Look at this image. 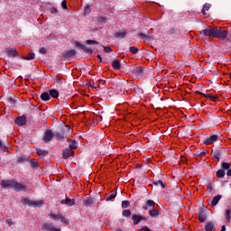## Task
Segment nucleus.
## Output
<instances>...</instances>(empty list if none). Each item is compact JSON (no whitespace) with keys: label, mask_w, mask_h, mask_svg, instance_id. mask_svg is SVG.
<instances>
[{"label":"nucleus","mask_w":231,"mask_h":231,"mask_svg":"<svg viewBox=\"0 0 231 231\" xmlns=\"http://www.w3.org/2000/svg\"><path fill=\"white\" fill-rule=\"evenodd\" d=\"M141 230H144V231H152V230H151L148 226H143L142 228H141Z\"/></svg>","instance_id":"6e6d98bb"},{"label":"nucleus","mask_w":231,"mask_h":231,"mask_svg":"<svg viewBox=\"0 0 231 231\" xmlns=\"http://www.w3.org/2000/svg\"><path fill=\"white\" fill-rule=\"evenodd\" d=\"M127 35V32L125 30H121L115 34L116 39H125V36Z\"/></svg>","instance_id":"aec40b11"},{"label":"nucleus","mask_w":231,"mask_h":231,"mask_svg":"<svg viewBox=\"0 0 231 231\" xmlns=\"http://www.w3.org/2000/svg\"><path fill=\"white\" fill-rule=\"evenodd\" d=\"M9 102H11V104H15L16 100L14 99V97H9Z\"/></svg>","instance_id":"13d9d810"},{"label":"nucleus","mask_w":231,"mask_h":231,"mask_svg":"<svg viewBox=\"0 0 231 231\" xmlns=\"http://www.w3.org/2000/svg\"><path fill=\"white\" fill-rule=\"evenodd\" d=\"M103 48H104V52H105V53H111V51H113V50L111 49V47L103 46Z\"/></svg>","instance_id":"49530a36"},{"label":"nucleus","mask_w":231,"mask_h":231,"mask_svg":"<svg viewBox=\"0 0 231 231\" xmlns=\"http://www.w3.org/2000/svg\"><path fill=\"white\" fill-rule=\"evenodd\" d=\"M218 139H219L218 135H216V134L210 135L208 138L205 139L204 145H210L215 142H217Z\"/></svg>","instance_id":"1a4fd4ad"},{"label":"nucleus","mask_w":231,"mask_h":231,"mask_svg":"<svg viewBox=\"0 0 231 231\" xmlns=\"http://www.w3.org/2000/svg\"><path fill=\"white\" fill-rule=\"evenodd\" d=\"M225 174L226 172H225V170L223 169H220L217 171V177H218L219 179L225 178Z\"/></svg>","instance_id":"473e14b6"},{"label":"nucleus","mask_w":231,"mask_h":231,"mask_svg":"<svg viewBox=\"0 0 231 231\" xmlns=\"http://www.w3.org/2000/svg\"><path fill=\"white\" fill-rule=\"evenodd\" d=\"M15 124L16 125H26V116L16 117Z\"/></svg>","instance_id":"dca6fc26"},{"label":"nucleus","mask_w":231,"mask_h":231,"mask_svg":"<svg viewBox=\"0 0 231 231\" xmlns=\"http://www.w3.org/2000/svg\"><path fill=\"white\" fill-rule=\"evenodd\" d=\"M133 73H134V75L139 79L143 77V67H135Z\"/></svg>","instance_id":"ddd939ff"},{"label":"nucleus","mask_w":231,"mask_h":231,"mask_svg":"<svg viewBox=\"0 0 231 231\" xmlns=\"http://www.w3.org/2000/svg\"><path fill=\"white\" fill-rule=\"evenodd\" d=\"M112 67L114 68V69L118 70V69H120V68H122V64L117 60H114L112 61Z\"/></svg>","instance_id":"b1692460"},{"label":"nucleus","mask_w":231,"mask_h":231,"mask_svg":"<svg viewBox=\"0 0 231 231\" xmlns=\"http://www.w3.org/2000/svg\"><path fill=\"white\" fill-rule=\"evenodd\" d=\"M153 185L155 187H162V189H165L167 187V183L163 182V180H155L153 181Z\"/></svg>","instance_id":"5701e85b"},{"label":"nucleus","mask_w":231,"mask_h":231,"mask_svg":"<svg viewBox=\"0 0 231 231\" xmlns=\"http://www.w3.org/2000/svg\"><path fill=\"white\" fill-rule=\"evenodd\" d=\"M144 41H151V36L145 34L144 35Z\"/></svg>","instance_id":"bf43d9fd"},{"label":"nucleus","mask_w":231,"mask_h":231,"mask_svg":"<svg viewBox=\"0 0 231 231\" xmlns=\"http://www.w3.org/2000/svg\"><path fill=\"white\" fill-rule=\"evenodd\" d=\"M215 160H219L221 158V152L219 150L216 151L213 154Z\"/></svg>","instance_id":"e433bc0d"},{"label":"nucleus","mask_w":231,"mask_h":231,"mask_svg":"<svg viewBox=\"0 0 231 231\" xmlns=\"http://www.w3.org/2000/svg\"><path fill=\"white\" fill-rule=\"evenodd\" d=\"M97 59H99V62H102V56L100 54L97 55Z\"/></svg>","instance_id":"e2e57ef3"},{"label":"nucleus","mask_w":231,"mask_h":231,"mask_svg":"<svg viewBox=\"0 0 231 231\" xmlns=\"http://www.w3.org/2000/svg\"><path fill=\"white\" fill-rule=\"evenodd\" d=\"M210 10V6L208 5H204L203 9H202V14L203 15H207L206 12H208Z\"/></svg>","instance_id":"f704fd0d"},{"label":"nucleus","mask_w":231,"mask_h":231,"mask_svg":"<svg viewBox=\"0 0 231 231\" xmlns=\"http://www.w3.org/2000/svg\"><path fill=\"white\" fill-rule=\"evenodd\" d=\"M49 217H51V219H54V221H60V223H68V219L64 218V216L61 214L51 213Z\"/></svg>","instance_id":"423d86ee"},{"label":"nucleus","mask_w":231,"mask_h":231,"mask_svg":"<svg viewBox=\"0 0 231 231\" xmlns=\"http://www.w3.org/2000/svg\"><path fill=\"white\" fill-rule=\"evenodd\" d=\"M39 51L42 55H46V53H48V51H46V48L44 47L41 48Z\"/></svg>","instance_id":"8fccbe9b"},{"label":"nucleus","mask_w":231,"mask_h":231,"mask_svg":"<svg viewBox=\"0 0 231 231\" xmlns=\"http://www.w3.org/2000/svg\"><path fill=\"white\" fill-rule=\"evenodd\" d=\"M221 169L222 171H228L231 169V164L230 162H222L221 163Z\"/></svg>","instance_id":"c85d7f7f"},{"label":"nucleus","mask_w":231,"mask_h":231,"mask_svg":"<svg viewBox=\"0 0 231 231\" xmlns=\"http://www.w3.org/2000/svg\"><path fill=\"white\" fill-rule=\"evenodd\" d=\"M6 225H8L9 226H12V225H14V222L12 221V219H6L5 220Z\"/></svg>","instance_id":"603ef678"},{"label":"nucleus","mask_w":231,"mask_h":231,"mask_svg":"<svg viewBox=\"0 0 231 231\" xmlns=\"http://www.w3.org/2000/svg\"><path fill=\"white\" fill-rule=\"evenodd\" d=\"M170 33H174V29H171V31H170Z\"/></svg>","instance_id":"0e129e2a"},{"label":"nucleus","mask_w":231,"mask_h":231,"mask_svg":"<svg viewBox=\"0 0 231 231\" xmlns=\"http://www.w3.org/2000/svg\"><path fill=\"white\" fill-rule=\"evenodd\" d=\"M42 230L43 231H61L60 228L55 227L51 223H44L42 225Z\"/></svg>","instance_id":"0eeeda50"},{"label":"nucleus","mask_w":231,"mask_h":231,"mask_svg":"<svg viewBox=\"0 0 231 231\" xmlns=\"http://www.w3.org/2000/svg\"><path fill=\"white\" fill-rule=\"evenodd\" d=\"M128 207H131V202L129 200H124L122 202V208H128Z\"/></svg>","instance_id":"c9c22d12"},{"label":"nucleus","mask_w":231,"mask_h":231,"mask_svg":"<svg viewBox=\"0 0 231 231\" xmlns=\"http://www.w3.org/2000/svg\"><path fill=\"white\" fill-rule=\"evenodd\" d=\"M67 142H70L69 145V149H70V151H73V149H77L79 147L77 144V141L75 140L71 141L70 139H67Z\"/></svg>","instance_id":"4be33fe9"},{"label":"nucleus","mask_w":231,"mask_h":231,"mask_svg":"<svg viewBox=\"0 0 231 231\" xmlns=\"http://www.w3.org/2000/svg\"><path fill=\"white\" fill-rule=\"evenodd\" d=\"M49 95L52 98H59V91L57 89H51V90H49Z\"/></svg>","instance_id":"393cba45"},{"label":"nucleus","mask_w":231,"mask_h":231,"mask_svg":"<svg viewBox=\"0 0 231 231\" xmlns=\"http://www.w3.org/2000/svg\"><path fill=\"white\" fill-rule=\"evenodd\" d=\"M132 219L134 221V225H138L140 221H147V217H142L141 215H133Z\"/></svg>","instance_id":"9b49d317"},{"label":"nucleus","mask_w":231,"mask_h":231,"mask_svg":"<svg viewBox=\"0 0 231 231\" xmlns=\"http://www.w3.org/2000/svg\"><path fill=\"white\" fill-rule=\"evenodd\" d=\"M23 60H33L35 59V53H30L25 57L22 58Z\"/></svg>","instance_id":"2f4dec72"},{"label":"nucleus","mask_w":231,"mask_h":231,"mask_svg":"<svg viewBox=\"0 0 231 231\" xmlns=\"http://www.w3.org/2000/svg\"><path fill=\"white\" fill-rule=\"evenodd\" d=\"M3 147V142L0 140V148Z\"/></svg>","instance_id":"69168bd1"},{"label":"nucleus","mask_w":231,"mask_h":231,"mask_svg":"<svg viewBox=\"0 0 231 231\" xmlns=\"http://www.w3.org/2000/svg\"><path fill=\"white\" fill-rule=\"evenodd\" d=\"M220 231H226V226H222L221 230Z\"/></svg>","instance_id":"680f3d73"},{"label":"nucleus","mask_w":231,"mask_h":231,"mask_svg":"<svg viewBox=\"0 0 231 231\" xmlns=\"http://www.w3.org/2000/svg\"><path fill=\"white\" fill-rule=\"evenodd\" d=\"M149 215L152 217H156V216H159L160 215V211H158V209H151L149 211Z\"/></svg>","instance_id":"7c9ffc66"},{"label":"nucleus","mask_w":231,"mask_h":231,"mask_svg":"<svg viewBox=\"0 0 231 231\" xmlns=\"http://www.w3.org/2000/svg\"><path fill=\"white\" fill-rule=\"evenodd\" d=\"M88 14H91V7L89 5H87L84 11L85 15H88Z\"/></svg>","instance_id":"a18cd8bd"},{"label":"nucleus","mask_w":231,"mask_h":231,"mask_svg":"<svg viewBox=\"0 0 231 231\" xmlns=\"http://www.w3.org/2000/svg\"><path fill=\"white\" fill-rule=\"evenodd\" d=\"M74 44L76 48H79V50H82L85 53L93 55V49L88 48L86 45L80 43V42H75Z\"/></svg>","instance_id":"39448f33"},{"label":"nucleus","mask_w":231,"mask_h":231,"mask_svg":"<svg viewBox=\"0 0 231 231\" xmlns=\"http://www.w3.org/2000/svg\"><path fill=\"white\" fill-rule=\"evenodd\" d=\"M29 163L32 169H39V163H37V161L35 159L30 160Z\"/></svg>","instance_id":"cd10ccee"},{"label":"nucleus","mask_w":231,"mask_h":231,"mask_svg":"<svg viewBox=\"0 0 231 231\" xmlns=\"http://www.w3.org/2000/svg\"><path fill=\"white\" fill-rule=\"evenodd\" d=\"M230 214H231V209H227V210L226 211V221H228V222H230V219H231Z\"/></svg>","instance_id":"a19ab883"},{"label":"nucleus","mask_w":231,"mask_h":231,"mask_svg":"<svg viewBox=\"0 0 231 231\" xmlns=\"http://www.w3.org/2000/svg\"><path fill=\"white\" fill-rule=\"evenodd\" d=\"M87 44H98V42L95 41V40H88L86 42Z\"/></svg>","instance_id":"09e8293b"},{"label":"nucleus","mask_w":231,"mask_h":231,"mask_svg":"<svg viewBox=\"0 0 231 231\" xmlns=\"http://www.w3.org/2000/svg\"><path fill=\"white\" fill-rule=\"evenodd\" d=\"M197 95H201L202 97H205L206 98H208L209 100H212V102H217V97L212 96L210 94H205L203 92L196 91Z\"/></svg>","instance_id":"f8f14e48"},{"label":"nucleus","mask_w":231,"mask_h":231,"mask_svg":"<svg viewBox=\"0 0 231 231\" xmlns=\"http://www.w3.org/2000/svg\"><path fill=\"white\" fill-rule=\"evenodd\" d=\"M51 97L48 92H43L41 94V99L43 100V102H48L50 100Z\"/></svg>","instance_id":"bb28decb"},{"label":"nucleus","mask_w":231,"mask_h":231,"mask_svg":"<svg viewBox=\"0 0 231 231\" xmlns=\"http://www.w3.org/2000/svg\"><path fill=\"white\" fill-rule=\"evenodd\" d=\"M206 154H207V152H201L200 153L198 154V156L201 158V156H205Z\"/></svg>","instance_id":"4d7b16f0"},{"label":"nucleus","mask_w":231,"mask_h":231,"mask_svg":"<svg viewBox=\"0 0 231 231\" xmlns=\"http://www.w3.org/2000/svg\"><path fill=\"white\" fill-rule=\"evenodd\" d=\"M71 133H73V129L68 125H64L60 129V131L55 132L54 136L56 140L62 142V140H65L66 136H68V134H71Z\"/></svg>","instance_id":"7ed1b4c3"},{"label":"nucleus","mask_w":231,"mask_h":231,"mask_svg":"<svg viewBox=\"0 0 231 231\" xmlns=\"http://www.w3.org/2000/svg\"><path fill=\"white\" fill-rule=\"evenodd\" d=\"M199 221H200V223L207 221V213H205L203 209L199 210Z\"/></svg>","instance_id":"a211bd4d"},{"label":"nucleus","mask_w":231,"mask_h":231,"mask_svg":"<svg viewBox=\"0 0 231 231\" xmlns=\"http://www.w3.org/2000/svg\"><path fill=\"white\" fill-rule=\"evenodd\" d=\"M53 136H55V134H53L51 130H46L43 135V142L45 143L51 142V140H53Z\"/></svg>","instance_id":"6e6552de"},{"label":"nucleus","mask_w":231,"mask_h":231,"mask_svg":"<svg viewBox=\"0 0 231 231\" xmlns=\"http://www.w3.org/2000/svg\"><path fill=\"white\" fill-rule=\"evenodd\" d=\"M214 223H212V222H208V223H207L206 224V226H205V230L206 231H213L214 230Z\"/></svg>","instance_id":"c756f323"},{"label":"nucleus","mask_w":231,"mask_h":231,"mask_svg":"<svg viewBox=\"0 0 231 231\" xmlns=\"http://www.w3.org/2000/svg\"><path fill=\"white\" fill-rule=\"evenodd\" d=\"M51 14H59V11L55 7L51 8Z\"/></svg>","instance_id":"3c124183"},{"label":"nucleus","mask_w":231,"mask_h":231,"mask_svg":"<svg viewBox=\"0 0 231 231\" xmlns=\"http://www.w3.org/2000/svg\"><path fill=\"white\" fill-rule=\"evenodd\" d=\"M116 231H122V229H117Z\"/></svg>","instance_id":"338daca9"},{"label":"nucleus","mask_w":231,"mask_h":231,"mask_svg":"<svg viewBox=\"0 0 231 231\" xmlns=\"http://www.w3.org/2000/svg\"><path fill=\"white\" fill-rule=\"evenodd\" d=\"M61 205H68L69 207H73L75 205V199H64L60 201Z\"/></svg>","instance_id":"6ab92c4d"},{"label":"nucleus","mask_w":231,"mask_h":231,"mask_svg":"<svg viewBox=\"0 0 231 231\" xmlns=\"http://www.w3.org/2000/svg\"><path fill=\"white\" fill-rule=\"evenodd\" d=\"M0 185L2 189H14L16 192H20V190L26 192V186L14 180H3L0 181Z\"/></svg>","instance_id":"f03ea898"},{"label":"nucleus","mask_w":231,"mask_h":231,"mask_svg":"<svg viewBox=\"0 0 231 231\" xmlns=\"http://www.w3.org/2000/svg\"><path fill=\"white\" fill-rule=\"evenodd\" d=\"M23 205L28 206V207H33L35 208H39V207H42V200H39V201H33V200H30L29 199L25 198L22 200Z\"/></svg>","instance_id":"20e7f679"},{"label":"nucleus","mask_w":231,"mask_h":231,"mask_svg":"<svg viewBox=\"0 0 231 231\" xmlns=\"http://www.w3.org/2000/svg\"><path fill=\"white\" fill-rule=\"evenodd\" d=\"M84 205L86 207H91V205H93V199H86L84 202Z\"/></svg>","instance_id":"ea45409f"},{"label":"nucleus","mask_w":231,"mask_h":231,"mask_svg":"<svg viewBox=\"0 0 231 231\" xmlns=\"http://www.w3.org/2000/svg\"><path fill=\"white\" fill-rule=\"evenodd\" d=\"M36 152L38 156H48L50 154L48 151L42 149H36Z\"/></svg>","instance_id":"a878e982"},{"label":"nucleus","mask_w":231,"mask_h":231,"mask_svg":"<svg viewBox=\"0 0 231 231\" xmlns=\"http://www.w3.org/2000/svg\"><path fill=\"white\" fill-rule=\"evenodd\" d=\"M156 207V202L152 199H148L146 205L143 207V210H149V208H154Z\"/></svg>","instance_id":"4468645a"},{"label":"nucleus","mask_w":231,"mask_h":231,"mask_svg":"<svg viewBox=\"0 0 231 231\" xmlns=\"http://www.w3.org/2000/svg\"><path fill=\"white\" fill-rule=\"evenodd\" d=\"M5 53L7 57H19V51L15 49H7Z\"/></svg>","instance_id":"2eb2a0df"},{"label":"nucleus","mask_w":231,"mask_h":231,"mask_svg":"<svg viewBox=\"0 0 231 231\" xmlns=\"http://www.w3.org/2000/svg\"><path fill=\"white\" fill-rule=\"evenodd\" d=\"M75 154V152L73 150L67 148L63 151V158L64 160H68V158L73 156Z\"/></svg>","instance_id":"f3484780"},{"label":"nucleus","mask_w":231,"mask_h":231,"mask_svg":"<svg viewBox=\"0 0 231 231\" xmlns=\"http://www.w3.org/2000/svg\"><path fill=\"white\" fill-rule=\"evenodd\" d=\"M200 35H204L205 37H213V39H220V41H225L226 37H228V31L223 30L220 27H210L208 29L200 31Z\"/></svg>","instance_id":"f257e3e1"},{"label":"nucleus","mask_w":231,"mask_h":231,"mask_svg":"<svg viewBox=\"0 0 231 231\" xmlns=\"http://www.w3.org/2000/svg\"><path fill=\"white\" fill-rule=\"evenodd\" d=\"M122 216H124V217H131V209L123 210Z\"/></svg>","instance_id":"72a5a7b5"},{"label":"nucleus","mask_w":231,"mask_h":231,"mask_svg":"<svg viewBox=\"0 0 231 231\" xmlns=\"http://www.w3.org/2000/svg\"><path fill=\"white\" fill-rule=\"evenodd\" d=\"M138 38H139V39H145V33L140 32V33L138 34Z\"/></svg>","instance_id":"864d4df0"},{"label":"nucleus","mask_w":231,"mask_h":231,"mask_svg":"<svg viewBox=\"0 0 231 231\" xmlns=\"http://www.w3.org/2000/svg\"><path fill=\"white\" fill-rule=\"evenodd\" d=\"M226 176H229V177L231 176V169L230 168L228 169V171L226 172Z\"/></svg>","instance_id":"052dcab7"},{"label":"nucleus","mask_w":231,"mask_h":231,"mask_svg":"<svg viewBox=\"0 0 231 231\" xmlns=\"http://www.w3.org/2000/svg\"><path fill=\"white\" fill-rule=\"evenodd\" d=\"M75 55H77V51L75 50L64 51L62 52V57H64V59H71L75 57Z\"/></svg>","instance_id":"9d476101"},{"label":"nucleus","mask_w":231,"mask_h":231,"mask_svg":"<svg viewBox=\"0 0 231 231\" xmlns=\"http://www.w3.org/2000/svg\"><path fill=\"white\" fill-rule=\"evenodd\" d=\"M223 198V196L221 195H217L215 196L212 200H211V207H216L217 205V203H219V201L221 200V199Z\"/></svg>","instance_id":"412c9836"},{"label":"nucleus","mask_w":231,"mask_h":231,"mask_svg":"<svg viewBox=\"0 0 231 231\" xmlns=\"http://www.w3.org/2000/svg\"><path fill=\"white\" fill-rule=\"evenodd\" d=\"M61 6H62L63 10H68V4H67L66 0L62 1Z\"/></svg>","instance_id":"de8ad7c7"},{"label":"nucleus","mask_w":231,"mask_h":231,"mask_svg":"<svg viewBox=\"0 0 231 231\" xmlns=\"http://www.w3.org/2000/svg\"><path fill=\"white\" fill-rule=\"evenodd\" d=\"M115 198H116V191H112L109 197L106 198V201H109V199H115Z\"/></svg>","instance_id":"58836bf2"},{"label":"nucleus","mask_w":231,"mask_h":231,"mask_svg":"<svg viewBox=\"0 0 231 231\" xmlns=\"http://www.w3.org/2000/svg\"><path fill=\"white\" fill-rule=\"evenodd\" d=\"M208 192H212L213 189H212V184H208Z\"/></svg>","instance_id":"5fc2aeb1"},{"label":"nucleus","mask_w":231,"mask_h":231,"mask_svg":"<svg viewBox=\"0 0 231 231\" xmlns=\"http://www.w3.org/2000/svg\"><path fill=\"white\" fill-rule=\"evenodd\" d=\"M18 163H24V162H28L27 158L24 156H20L17 159Z\"/></svg>","instance_id":"4c0bfd02"},{"label":"nucleus","mask_w":231,"mask_h":231,"mask_svg":"<svg viewBox=\"0 0 231 231\" xmlns=\"http://www.w3.org/2000/svg\"><path fill=\"white\" fill-rule=\"evenodd\" d=\"M106 21H107V18L105 16H100L98 18V23H102L103 24H106Z\"/></svg>","instance_id":"37998d69"},{"label":"nucleus","mask_w":231,"mask_h":231,"mask_svg":"<svg viewBox=\"0 0 231 231\" xmlns=\"http://www.w3.org/2000/svg\"><path fill=\"white\" fill-rule=\"evenodd\" d=\"M54 84H57V86H61L62 84V79L59 78L54 79Z\"/></svg>","instance_id":"c03bdc74"},{"label":"nucleus","mask_w":231,"mask_h":231,"mask_svg":"<svg viewBox=\"0 0 231 231\" xmlns=\"http://www.w3.org/2000/svg\"><path fill=\"white\" fill-rule=\"evenodd\" d=\"M130 52L133 55H136V53H138V48H136V47H130Z\"/></svg>","instance_id":"79ce46f5"}]
</instances>
